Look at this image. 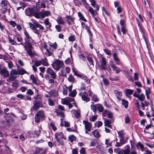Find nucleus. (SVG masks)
<instances>
[{
  "instance_id": "f257e3e1",
  "label": "nucleus",
  "mask_w": 154,
  "mask_h": 154,
  "mask_svg": "<svg viewBox=\"0 0 154 154\" xmlns=\"http://www.w3.org/2000/svg\"><path fill=\"white\" fill-rule=\"evenodd\" d=\"M24 33L25 36L24 38L25 43L21 42L19 44L23 45V46L25 47H31L32 43L34 42L33 40L29 36L26 30H24Z\"/></svg>"
},
{
  "instance_id": "f03ea898",
  "label": "nucleus",
  "mask_w": 154,
  "mask_h": 154,
  "mask_svg": "<svg viewBox=\"0 0 154 154\" xmlns=\"http://www.w3.org/2000/svg\"><path fill=\"white\" fill-rule=\"evenodd\" d=\"M54 137L57 142L59 143V145L63 146L64 143L62 139L64 140L66 139L65 137L63 136L62 132H59L56 133L54 135Z\"/></svg>"
},
{
  "instance_id": "7ed1b4c3",
  "label": "nucleus",
  "mask_w": 154,
  "mask_h": 154,
  "mask_svg": "<svg viewBox=\"0 0 154 154\" xmlns=\"http://www.w3.org/2000/svg\"><path fill=\"white\" fill-rule=\"evenodd\" d=\"M45 118V116L44 112L43 111H39L36 113L35 116V122L36 123H38L40 121L44 120Z\"/></svg>"
},
{
  "instance_id": "20e7f679",
  "label": "nucleus",
  "mask_w": 154,
  "mask_h": 154,
  "mask_svg": "<svg viewBox=\"0 0 154 154\" xmlns=\"http://www.w3.org/2000/svg\"><path fill=\"white\" fill-rule=\"evenodd\" d=\"M47 74L45 76V79H50V75L52 79H56L57 75L55 72L50 68H48L46 71Z\"/></svg>"
},
{
  "instance_id": "39448f33",
  "label": "nucleus",
  "mask_w": 154,
  "mask_h": 154,
  "mask_svg": "<svg viewBox=\"0 0 154 154\" xmlns=\"http://www.w3.org/2000/svg\"><path fill=\"white\" fill-rule=\"evenodd\" d=\"M51 65L54 69L58 71L60 68L63 66L64 64L63 61L57 60Z\"/></svg>"
},
{
  "instance_id": "423d86ee",
  "label": "nucleus",
  "mask_w": 154,
  "mask_h": 154,
  "mask_svg": "<svg viewBox=\"0 0 154 154\" xmlns=\"http://www.w3.org/2000/svg\"><path fill=\"white\" fill-rule=\"evenodd\" d=\"M16 75H18V71L16 69H13L10 72V77L7 80L8 82L14 81L17 77Z\"/></svg>"
},
{
  "instance_id": "0eeeda50",
  "label": "nucleus",
  "mask_w": 154,
  "mask_h": 154,
  "mask_svg": "<svg viewBox=\"0 0 154 154\" xmlns=\"http://www.w3.org/2000/svg\"><path fill=\"white\" fill-rule=\"evenodd\" d=\"M35 11V10L34 8H29L25 10V12L27 16L31 17L33 15Z\"/></svg>"
},
{
  "instance_id": "6e6552de",
  "label": "nucleus",
  "mask_w": 154,
  "mask_h": 154,
  "mask_svg": "<svg viewBox=\"0 0 154 154\" xmlns=\"http://www.w3.org/2000/svg\"><path fill=\"white\" fill-rule=\"evenodd\" d=\"M0 74L4 78L8 77L9 75L8 71L6 68L2 69H0Z\"/></svg>"
},
{
  "instance_id": "1a4fd4ad",
  "label": "nucleus",
  "mask_w": 154,
  "mask_h": 154,
  "mask_svg": "<svg viewBox=\"0 0 154 154\" xmlns=\"http://www.w3.org/2000/svg\"><path fill=\"white\" fill-rule=\"evenodd\" d=\"M136 20L137 22V23L138 26L139 28V31L140 32L142 35V36L143 39L144 40L146 44H147V41L146 40V38L144 35V31L142 28V26L141 25L140 23L139 20L137 19H136Z\"/></svg>"
},
{
  "instance_id": "9d476101",
  "label": "nucleus",
  "mask_w": 154,
  "mask_h": 154,
  "mask_svg": "<svg viewBox=\"0 0 154 154\" xmlns=\"http://www.w3.org/2000/svg\"><path fill=\"white\" fill-rule=\"evenodd\" d=\"M136 20L137 22V23L138 26L139 28V31L140 32L142 35V36L143 39L144 40L146 44H147V41L146 40V38L144 35V31L142 28V26L141 25L140 23L139 20L137 19H136Z\"/></svg>"
},
{
  "instance_id": "9b49d317",
  "label": "nucleus",
  "mask_w": 154,
  "mask_h": 154,
  "mask_svg": "<svg viewBox=\"0 0 154 154\" xmlns=\"http://www.w3.org/2000/svg\"><path fill=\"white\" fill-rule=\"evenodd\" d=\"M83 123L85 125V130L90 132L91 131V128L92 127V125L91 123L88 122V121L86 120L83 121Z\"/></svg>"
},
{
  "instance_id": "f8f14e48",
  "label": "nucleus",
  "mask_w": 154,
  "mask_h": 154,
  "mask_svg": "<svg viewBox=\"0 0 154 154\" xmlns=\"http://www.w3.org/2000/svg\"><path fill=\"white\" fill-rule=\"evenodd\" d=\"M43 106L42 102L33 101V108L35 110H37L39 108L42 107Z\"/></svg>"
},
{
  "instance_id": "ddd939ff",
  "label": "nucleus",
  "mask_w": 154,
  "mask_h": 154,
  "mask_svg": "<svg viewBox=\"0 0 154 154\" xmlns=\"http://www.w3.org/2000/svg\"><path fill=\"white\" fill-rule=\"evenodd\" d=\"M27 52V54L31 57L34 56V54L32 51V46L31 45V47H25L24 46Z\"/></svg>"
},
{
  "instance_id": "4468645a",
  "label": "nucleus",
  "mask_w": 154,
  "mask_h": 154,
  "mask_svg": "<svg viewBox=\"0 0 154 154\" xmlns=\"http://www.w3.org/2000/svg\"><path fill=\"white\" fill-rule=\"evenodd\" d=\"M133 91V90H131L130 89H127L125 90V93L126 96L130 99H131V96H130V95L132 94Z\"/></svg>"
},
{
  "instance_id": "2eb2a0df",
  "label": "nucleus",
  "mask_w": 154,
  "mask_h": 154,
  "mask_svg": "<svg viewBox=\"0 0 154 154\" xmlns=\"http://www.w3.org/2000/svg\"><path fill=\"white\" fill-rule=\"evenodd\" d=\"M102 61L101 62L102 68L104 70L106 69V62L105 57H103L102 58Z\"/></svg>"
},
{
  "instance_id": "dca6fc26",
  "label": "nucleus",
  "mask_w": 154,
  "mask_h": 154,
  "mask_svg": "<svg viewBox=\"0 0 154 154\" xmlns=\"http://www.w3.org/2000/svg\"><path fill=\"white\" fill-rule=\"evenodd\" d=\"M79 96H81L82 100L86 102L90 100L89 98L85 95H82V92H80L79 94Z\"/></svg>"
},
{
  "instance_id": "f3484780",
  "label": "nucleus",
  "mask_w": 154,
  "mask_h": 154,
  "mask_svg": "<svg viewBox=\"0 0 154 154\" xmlns=\"http://www.w3.org/2000/svg\"><path fill=\"white\" fill-rule=\"evenodd\" d=\"M104 126H107L110 128L112 129V127L111 125V121L108 119H105L104 122Z\"/></svg>"
},
{
  "instance_id": "a211bd4d",
  "label": "nucleus",
  "mask_w": 154,
  "mask_h": 154,
  "mask_svg": "<svg viewBox=\"0 0 154 154\" xmlns=\"http://www.w3.org/2000/svg\"><path fill=\"white\" fill-rule=\"evenodd\" d=\"M137 149H140L141 151L143 152L144 151V147L143 145L140 142H138L136 146Z\"/></svg>"
},
{
  "instance_id": "6ab92c4d",
  "label": "nucleus",
  "mask_w": 154,
  "mask_h": 154,
  "mask_svg": "<svg viewBox=\"0 0 154 154\" xmlns=\"http://www.w3.org/2000/svg\"><path fill=\"white\" fill-rule=\"evenodd\" d=\"M72 71L74 75L78 77L82 78V79L85 77V75L82 74H79L73 68H72Z\"/></svg>"
},
{
  "instance_id": "aec40b11",
  "label": "nucleus",
  "mask_w": 154,
  "mask_h": 154,
  "mask_svg": "<svg viewBox=\"0 0 154 154\" xmlns=\"http://www.w3.org/2000/svg\"><path fill=\"white\" fill-rule=\"evenodd\" d=\"M72 71L74 75L78 77L82 78V79L85 77V75L82 74H79L73 68H72Z\"/></svg>"
},
{
  "instance_id": "412c9836",
  "label": "nucleus",
  "mask_w": 154,
  "mask_h": 154,
  "mask_svg": "<svg viewBox=\"0 0 154 154\" xmlns=\"http://www.w3.org/2000/svg\"><path fill=\"white\" fill-rule=\"evenodd\" d=\"M124 154H130V146L127 145L125 147L124 149H122Z\"/></svg>"
},
{
  "instance_id": "4be33fe9",
  "label": "nucleus",
  "mask_w": 154,
  "mask_h": 154,
  "mask_svg": "<svg viewBox=\"0 0 154 154\" xmlns=\"http://www.w3.org/2000/svg\"><path fill=\"white\" fill-rule=\"evenodd\" d=\"M49 94L51 96L55 97L57 96L58 94L57 91L54 90H51L49 92Z\"/></svg>"
},
{
  "instance_id": "5701e85b",
  "label": "nucleus",
  "mask_w": 154,
  "mask_h": 154,
  "mask_svg": "<svg viewBox=\"0 0 154 154\" xmlns=\"http://www.w3.org/2000/svg\"><path fill=\"white\" fill-rule=\"evenodd\" d=\"M124 72H125V75L126 78L128 79L129 81H134L133 79V77L130 75L129 73L128 72L124 71Z\"/></svg>"
},
{
  "instance_id": "b1692460",
  "label": "nucleus",
  "mask_w": 154,
  "mask_h": 154,
  "mask_svg": "<svg viewBox=\"0 0 154 154\" xmlns=\"http://www.w3.org/2000/svg\"><path fill=\"white\" fill-rule=\"evenodd\" d=\"M55 112L57 113V116H60L62 117V118H63L64 117V113L60 111L57 109H56Z\"/></svg>"
},
{
  "instance_id": "393cba45",
  "label": "nucleus",
  "mask_w": 154,
  "mask_h": 154,
  "mask_svg": "<svg viewBox=\"0 0 154 154\" xmlns=\"http://www.w3.org/2000/svg\"><path fill=\"white\" fill-rule=\"evenodd\" d=\"M50 14V11H44L41 13V17L44 18L45 16H48Z\"/></svg>"
},
{
  "instance_id": "a878e982",
  "label": "nucleus",
  "mask_w": 154,
  "mask_h": 154,
  "mask_svg": "<svg viewBox=\"0 0 154 154\" xmlns=\"http://www.w3.org/2000/svg\"><path fill=\"white\" fill-rule=\"evenodd\" d=\"M34 98L35 99L34 101L42 102L41 97L39 95H36V96L34 97Z\"/></svg>"
},
{
  "instance_id": "bb28decb",
  "label": "nucleus",
  "mask_w": 154,
  "mask_h": 154,
  "mask_svg": "<svg viewBox=\"0 0 154 154\" xmlns=\"http://www.w3.org/2000/svg\"><path fill=\"white\" fill-rule=\"evenodd\" d=\"M113 57L116 62H117L116 64L119 65V63L118 62L119 61V59L118 57L117 54L116 53H114L113 54Z\"/></svg>"
},
{
  "instance_id": "cd10ccee",
  "label": "nucleus",
  "mask_w": 154,
  "mask_h": 154,
  "mask_svg": "<svg viewBox=\"0 0 154 154\" xmlns=\"http://www.w3.org/2000/svg\"><path fill=\"white\" fill-rule=\"evenodd\" d=\"M56 21L59 24H64L65 21L61 17H58Z\"/></svg>"
},
{
  "instance_id": "c85d7f7f",
  "label": "nucleus",
  "mask_w": 154,
  "mask_h": 154,
  "mask_svg": "<svg viewBox=\"0 0 154 154\" xmlns=\"http://www.w3.org/2000/svg\"><path fill=\"white\" fill-rule=\"evenodd\" d=\"M30 79L32 80L33 84H37V80L33 75L32 74L30 75Z\"/></svg>"
},
{
  "instance_id": "c756f323",
  "label": "nucleus",
  "mask_w": 154,
  "mask_h": 154,
  "mask_svg": "<svg viewBox=\"0 0 154 154\" xmlns=\"http://www.w3.org/2000/svg\"><path fill=\"white\" fill-rule=\"evenodd\" d=\"M8 4V2L7 0H2L0 2V5L2 7L7 6Z\"/></svg>"
},
{
  "instance_id": "7c9ffc66",
  "label": "nucleus",
  "mask_w": 154,
  "mask_h": 154,
  "mask_svg": "<svg viewBox=\"0 0 154 154\" xmlns=\"http://www.w3.org/2000/svg\"><path fill=\"white\" fill-rule=\"evenodd\" d=\"M68 89V88L65 85H64L63 86L62 92L64 95H66L67 94V91Z\"/></svg>"
},
{
  "instance_id": "2f4dec72",
  "label": "nucleus",
  "mask_w": 154,
  "mask_h": 154,
  "mask_svg": "<svg viewBox=\"0 0 154 154\" xmlns=\"http://www.w3.org/2000/svg\"><path fill=\"white\" fill-rule=\"evenodd\" d=\"M92 133L96 138H98L100 136L99 132L97 130H95L92 131Z\"/></svg>"
},
{
  "instance_id": "473e14b6",
  "label": "nucleus",
  "mask_w": 154,
  "mask_h": 154,
  "mask_svg": "<svg viewBox=\"0 0 154 154\" xmlns=\"http://www.w3.org/2000/svg\"><path fill=\"white\" fill-rule=\"evenodd\" d=\"M18 75H23L25 73L28 74V73L24 69H20L18 70Z\"/></svg>"
},
{
  "instance_id": "72a5a7b5",
  "label": "nucleus",
  "mask_w": 154,
  "mask_h": 154,
  "mask_svg": "<svg viewBox=\"0 0 154 154\" xmlns=\"http://www.w3.org/2000/svg\"><path fill=\"white\" fill-rule=\"evenodd\" d=\"M128 102L127 100L124 99L122 100V104L124 105L126 108L128 107Z\"/></svg>"
},
{
  "instance_id": "f704fd0d",
  "label": "nucleus",
  "mask_w": 154,
  "mask_h": 154,
  "mask_svg": "<svg viewBox=\"0 0 154 154\" xmlns=\"http://www.w3.org/2000/svg\"><path fill=\"white\" fill-rule=\"evenodd\" d=\"M78 15L80 19L85 22L87 21V20L85 18L82 14L80 12H79Z\"/></svg>"
},
{
  "instance_id": "c9c22d12",
  "label": "nucleus",
  "mask_w": 154,
  "mask_h": 154,
  "mask_svg": "<svg viewBox=\"0 0 154 154\" xmlns=\"http://www.w3.org/2000/svg\"><path fill=\"white\" fill-rule=\"evenodd\" d=\"M97 110L100 112H103L104 108L103 106L100 104H98L97 106Z\"/></svg>"
},
{
  "instance_id": "e433bc0d",
  "label": "nucleus",
  "mask_w": 154,
  "mask_h": 154,
  "mask_svg": "<svg viewBox=\"0 0 154 154\" xmlns=\"http://www.w3.org/2000/svg\"><path fill=\"white\" fill-rule=\"evenodd\" d=\"M118 134L119 135L118 137H119L120 141H121V140H123L124 138V136H123V134L122 132L121 131H119L118 132Z\"/></svg>"
},
{
  "instance_id": "4c0bfd02",
  "label": "nucleus",
  "mask_w": 154,
  "mask_h": 154,
  "mask_svg": "<svg viewBox=\"0 0 154 154\" xmlns=\"http://www.w3.org/2000/svg\"><path fill=\"white\" fill-rule=\"evenodd\" d=\"M74 111L75 117L77 119L79 118L80 116V112L78 110H74Z\"/></svg>"
},
{
  "instance_id": "58836bf2",
  "label": "nucleus",
  "mask_w": 154,
  "mask_h": 154,
  "mask_svg": "<svg viewBox=\"0 0 154 154\" xmlns=\"http://www.w3.org/2000/svg\"><path fill=\"white\" fill-rule=\"evenodd\" d=\"M43 149L42 148L36 147L35 149V151L34 152L35 154H37L39 153H41V152L42 151Z\"/></svg>"
},
{
  "instance_id": "ea45409f",
  "label": "nucleus",
  "mask_w": 154,
  "mask_h": 154,
  "mask_svg": "<svg viewBox=\"0 0 154 154\" xmlns=\"http://www.w3.org/2000/svg\"><path fill=\"white\" fill-rule=\"evenodd\" d=\"M44 23L46 26H48L49 28L51 27V24L49 22V19L48 18H46L45 20Z\"/></svg>"
},
{
  "instance_id": "a19ab883",
  "label": "nucleus",
  "mask_w": 154,
  "mask_h": 154,
  "mask_svg": "<svg viewBox=\"0 0 154 154\" xmlns=\"http://www.w3.org/2000/svg\"><path fill=\"white\" fill-rule=\"evenodd\" d=\"M76 94V91L74 89L72 91L70 92L69 96L72 97H74L75 96Z\"/></svg>"
},
{
  "instance_id": "79ce46f5",
  "label": "nucleus",
  "mask_w": 154,
  "mask_h": 154,
  "mask_svg": "<svg viewBox=\"0 0 154 154\" xmlns=\"http://www.w3.org/2000/svg\"><path fill=\"white\" fill-rule=\"evenodd\" d=\"M68 79L69 82H71L72 83H73L75 82V79L74 77L71 75H69Z\"/></svg>"
},
{
  "instance_id": "37998d69",
  "label": "nucleus",
  "mask_w": 154,
  "mask_h": 154,
  "mask_svg": "<svg viewBox=\"0 0 154 154\" xmlns=\"http://www.w3.org/2000/svg\"><path fill=\"white\" fill-rule=\"evenodd\" d=\"M97 143V141L95 139H93L90 144V146H94Z\"/></svg>"
},
{
  "instance_id": "c03bdc74",
  "label": "nucleus",
  "mask_w": 154,
  "mask_h": 154,
  "mask_svg": "<svg viewBox=\"0 0 154 154\" xmlns=\"http://www.w3.org/2000/svg\"><path fill=\"white\" fill-rule=\"evenodd\" d=\"M42 64L43 66H48V63L46 59H41Z\"/></svg>"
},
{
  "instance_id": "a18cd8bd",
  "label": "nucleus",
  "mask_w": 154,
  "mask_h": 154,
  "mask_svg": "<svg viewBox=\"0 0 154 154\" xmlns=\"http://www.w3.org/2000/svg\"><path fill=\"white\" fill-rule=\"evenodd\" d=\"M19 84L17 81H14L12 83V86L15 89H16L18 86Z\"/></svg>"
},
{
  "instance_id": "49530a36",
  "label": "nucleus",
  "mask_w": 154,
  "mask_h": 154,
  "mask_svg": "<svg viewBox=\"0 0 154 154\" xmlns=\"http://www.w3.org/2000/svg\"><path fill=\"white\" fill-rule=\"evenodd\" d=\"M102 122L100 121H98L94 123V126L95 127H97L98 128H99L102 125Z\"/></svg>"
},
{
  "instance_id": "de8ad7c7",
  "label": "nucleus",
  "mask_w": 154,
  "mask_h": 154,
  "mask_svg": "<svg viewBox=\"0 0 154 154\" xmlns=\"http://www.w3.org/2000/svg\"><path fill=\"white\" fill-rule=\"evenodd\" d=\"M17 97L21 100H26V97L24 95L22 94H19L17 95Z\"/></svg>"
},
{
  "instance_id": "09e8293b",
  "label": "nucleus",
  "mask_w": 154,
  "mask_h": 154,
  "mask_svg": "<svg viewBox=\"0 0 154 154\" xmlns=\"http://www.w3.org/2000/svg\"><path fill=\"white\" fill-rule=\"evenodd\" d=\"M137 98L140 100L143 101L145 98V96L143 94H142L140 95H139Z\"/></svg>"
},
{
  "instance_id": "8fccbe9b",
  "label": "nucleus",
  "mask_w": 154,
  "mask_h": 154,
  "mask_svg": "<svg viewBox=\"0 0 154 154\" xmlns=\"http://www.w3.org/2000/svg\"><path fill=\"white\" fill-rule=\"evenodd\" d=\"M69 139L70 141L72 142L73 141L76 140V137L74 135H72L69 136Z\"/></svg>"
},
{
  "instance_id": "3c124183",
  "label": "nucleus",
  "mask_w": 154,
  "mask_h": 154,
  "mask_svg": "<svg viewBox=\"0 0 154 154\" xmlns=\"http://www.w3.org/2000/svg\"><path fill=\"white\" fill-rule=\"evenodd\" d=\"M33 16H34L35 18L37 19H39L41 17L38 12L36 10L35 11Z\"/></svg>"
},
{
  "instance_id": "603ef678",
  "label": "nucleus",
  "mask_w": 154,
  "mask_h": 154,
  "mask_svg": "<svg viewBox=\"0 0 154 154\" xmlns=\"http://www.w3.org/2000/svg\"><path fill=\"white\" fill-rule=\"evenodd\" d=\"M48 105L49 106H52L54 105V102L50 98L48 100Z\"/></svg>"
},
{
  "instance_id": "864d4df0",
  "label": "nucleus",
  "mask_w": 154,
  "mask_h": 154,
  "mask_svg": "<svg viewBox=\"0 0 154 154\" xmlns=\"http://www.w3.org/2000/svg\"><path fill=\"white\" fill-rule=\"evenodd\" d=\"M42 64L41 60L36 61L35 63V65L36 66H38Z\"/></svg>"
},
{
  "instance_id": "5fc2aeb1",
  "label": "nucleus",
  "mask_w": 154,
  "mask_h": 154,
  "mask_svg": "<svg viewBox=\"0 0 154 154\" xmlns=\"http://www.w3.org/2000/svg\"><path fill=\"white\" fill-rule=\"evenodd\" d=\"M104 52L107 55L110 56L111 55V51L110 50L105 49L103 50Z\"/></svg>"
},
{
  "instance_id": "6e6d98bb",
  "label": "nucleus",
  "mask_w": 154,
  "mask_h": 154,
  "mask_svg": "<svg viewBox=\"0 0 154 154\" xmlns=\"http://www.w3.org/2000/svg\"><path fill=\"white\" fill-rule=\"evenodd\" d=\"M50 125L54 131H55L57 130V128L55 126L54 124V123L51 122L50 124Z\"/></svg>"
},
{
  "instance_id": "4d7b16f0",
  "label": "nucleus",
  "mask_w": 154,
  "mask_h": 154,
  "mask_svg": "<svg viewBox=\"0 0 154 154\" xmlns=\"http://www.w3.org/2000/svg\"><path fill=\"white\" fill-rule=\"evenodd\" d=\"M49 45L51 47L53 48L54 49H55L57 48V45L56 42H55L52 44H50Z\"/></svg>"
},
{
  "instance_id": "13d9d810",
  "label": "nucleus",
  "mask_w": 154,
  "mask_h": 154,
  "mask_svg": "<svg viewBox=\"0 0 154 154\" xmlns=\"http://www.w3.org/2000/svg\"><path fill=\"white\" fill-rule=\"evenodd\" d=\"M91 109L93 110V111L95 112L97 110V106L95 105H91Z\"/></svg>"
},
{
  "instance_id": "bf43d9fd",
  "label": "nucleus",
  "mask_w": 154,
  "mask_h": 154,
  "mask_svg": "<svg viewBox=\"0 0 154 154\" xmlns=\"http://www.w3.org/2000/svg\"><path fill=\"white\" fill-rule=\"evenodd\" d=\"M55 28L57 32H60L61 31V27L59 25H56Z\"/></svg>"
},
{
  "instance_id": "052dcab7",
  "label": "nucleus",
  "mask_w": 154,
  "mask_h": 154,
  "mask_svg": "<svg viewBox=\"0 0 154 154\" xmlns=\"http://www.w3.org/2000/svg\"><path fill=\"white\" fill-rule=\"evenodd\" d=\"M87 60L89 62L90 65H92L93 66V61L92 58L90 57H88Z\"/></svg>"
},
{
  "instance_id": "680f3d73",
  "label": "nucleus",
  "mask_w": 154,
  "mask_h": 154,
  "mask_svg": "<svg viewBox=\"0 0 154 154\" xmlns=\"http://www.w3.org/2000/svg\"><path fill=\"white\" fill-rule=\"evenodd\" d=\"M68 39H69V41L73 42L75 40V37L74 36L71 35L69 38Z\"/></svg>"
},
{
  "instance_id": "e2e57ef3",
  "label": "nucleus",
  "mask_w": 154,
  "mask_h": 154,
  "mask_svg": "<svg viewBox=\"0 0 154 154\" xmlns=\"http://www.w3.org/2000/svg\"><path fill=\"white\" fill-rule=\"evenodd\" d=\"M9 42L11 43L12 45H17L18 44L16 43V42L14 40L9 38Z\"/></svg>"
},
{
  "instance_id": "0e129e2a",
  "label": "nucleus",
  "mask_w": 154,
  "mask_h": 154,
  "mask_svg": "<svg viewBox=\"0 0 154 154\" xmlns=\"http://www.w3.org/2000/svg\"><path fill=\"white\" fill-rule=\"evenodd\" d=\"M114 92L116 96H122V93L117 90H115L114 91Z\"/></svg>"
},
{
  "instance_id": "69168bd1",
  "label": "nucleus",
  "mask_w": 154,
  "mask_h": 154,
  "mask_svg": "<svg viewBox=\"0 0 154 154\" xmlns=\"http://www.w3.org/2000/svg\"><path fill=\"white\" fill-rule=\"evenodd\" d=\"M109 79L112 81H117L119 79V77L118 76H116L114 77H110Z\"/></svg>"
},
{
  "instance_id": "338daca9",
  "label": "nucleus",
  "mask_w": 154,
  "mask_h": 154,
  "mask_svg": "<svg viewBox=\"0 0 154 154\" xmlns=\"http://www.w3.org/2000/svg\"><path fill=\"white\" fill-rule=\"evenodd\" d=\"M97 119V116L95 115H94L92 116L90 118V120L92 122H94Z\"/></svg>"
},
{
  "instance_id": "774afa93",
  "label": "nucleus",
  "mask_w": 154,
  "mask_h": 154,
  "mask_svg": "<svg viewBox=\"0 0 154 154\" xmlns=\"http://www.w3.org/2000/svg\"><path fill=\"white\" fill-rule=\"evenodd\" d=\"M79 152L81 154H85V148L84 147L80 149Z\"/></svg>"
}]
</instances>
